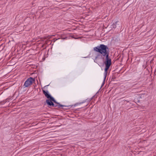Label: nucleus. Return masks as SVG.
<instances>
[{
  "mask_svg": "<svg viewBox=\"0 0 156 156\" xmlns=\"http://www.w3.org/2000/svg\"><path fill=\"white\" fill-rule=\"evenodd\" d=\"M94 50L96 52L99 53L101 56L106 57V61L105 62V75L107 74V71L109 68L111 64V59L109 57V50L108 47L104 44H101L99 46L95 47L94 48Z\"/></svg>",
  "mask_w": 156,
  "mask_h": 156,
  "instance_id": "f257e3e1",
  "label": "nucleus"
},
{
  "mask_svg": "<svg viewBox=\"0 0 156 156\" xmlns=\"http://www.w3.org/2000/svg\"><path fill=\"white\" fill-rule=\"evenodd\" d=\"M43 94L48 99L46 100L47 104L50 106H52L53 107H56L58 106L59 108H62L64 105H61L58 103H57L54 98L51 96L50 95L48 94V92L47 91L43 90Z\"/></svg>",
  "mask_w": 156,
  "mask_h": 156,
  "instance_id": "f03ea898",
  "label": "nucleus"
},
{
  "mask_svg": "<svg viewBox=\"0 0 156 156\" xmlns=\"http://www.w3.org/2000/svg\"><path fill=\"white\" fill-rule=\"evenodd\" d=\"M34 81V80L31 77L28 78L25 82L24 86H25V87H28L29 86L31 85Z\"/></svg>",
  "mask_w": 156,
  "mask_h": 156,
  "instance_id": "7ed1b4c3",
  "label": "nucleus"
},
{
  "mask_svg": "<svg viewBox=\"0 0 156 156\" xmlns=\"http://www.w3.org/2000/svg\"><path fill=\"white\" fill-rule=\"evenodd\" d=\"M99 56V55H98L96 57V58H98V57Z\"/></svg>",
  "mask_w": 156,
  "mask_h": 156,
  "instance_id": "20e7f679",
  "label": "nucleus"
},
{
  "mask_svg": "<svg viewBox=\"0 0 156 156\" xmlns=\"http://www.w3.org/2000/svg\"><path fill=\"white\" fill-rule=\"evenodd\" d=\"M125 101H126V102H129V101H126V100Z\"/></svg>",
  "mask_w": 156,
  "mask_h": 156,
  "instance_id": "39448f33",
  "label": "nucleus"
},
{
  "mask_svg": "<svg viewBox=\"0 0 156 156\" xmlns=\"http://www.w3.org/2000/svg\"><path fill=\"white\" fill-rule=\"evenodd\" d=\"M83 103V102H80V104H82V103Z\"/></svg>",
  "mask_w": 156,
  "mask_h": 156,
  "instance_id": "423d86ee",
  "label": "nucleus"
}]
</instances>
